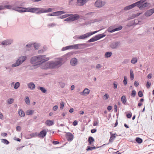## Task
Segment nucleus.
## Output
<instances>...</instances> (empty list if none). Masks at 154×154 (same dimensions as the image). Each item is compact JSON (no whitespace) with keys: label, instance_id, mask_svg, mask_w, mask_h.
I'll return each instance as SVG.
<instances>
[{"label":"nucleus","instance_id":"nucleus-1","mask_svg":"<svg viewBox=\"0 0 154 154\" xmlns=\"http://www.w3.org/2000/svg\"><path fill=\"white\" fill-rule=\"evenodd\" d=\"M146 1V0H140L125 7L124 10L125 11H128L134 8L136 6H137L140 9L142 10L150 5V4L148 2H145Z\"/></svg>","mask_w":154,"mask_h":154},{"label":"nucleus","instance_id":"nucleus-2","mask_svg":"<svg viewBox=\"0 0 154 154\" xmlns=\"http://www.w3.org/2000/svg\"><path fill=\"white\" fill-rule=\"evenodd\" d=\"M62 65V60L60 59L55 61H49L45 63L42 67L43 69H53L58 67Z\"/></svg>","mask_w":154,"mask_h":154},{"label":"nucleus","instance_id":"nucleus-3","mask_svg":"<svg viewBox=\"0 0 154 154\" xmlns=\"http://www.w3.org/2000/svg\"><path fill=\"white\" fill-rule=\"evenodd\" d=\"M14 10L19 12H29L34 13V8H23L19 7H15Z\"/></svg>","mask_w":154,"mask_h":154},{"label":"nucleus","instance_id":"nucleus-4","mask_svg":"<svg viewBox=\"0 0 154 154\" xmlns=\"http://www.w3.org/2000/svg\"><path fill=\"white\" fill-rule=\"evenodd\" d=\"M27 59L26 56H22L20 57L16 60L15 63L11 65L12 67H14L19 66Z\"/></svg>","mask_w":154,"mask_h":154},{"label":"nucleus","instance_id":"nucleus-5","mask_svg":"<svg viewBox=\"0 0 154 154\" xmlns=\"http://www.w3.org/2000/svg\"><path fill=\"white\" fill-rule=\"evenodd\" d=\"M53 8H50L47 9L39 8H34V13L40 14L50 12L52 11Z\"/></svg>","mask_w":154,"mask_h":154},{"label":"nucleus","instance_id":"nucleus-6","mask_svg":"<svg viewBox=\"0 0 154 154\" xmlns=\"http://www.w3.org/2000/svg\"><path fill=\"white\" fill-rule=\"evenodd\" d=\"M118 25H114L109 27L107 29V31L110 33H112L116 31H119L121 30L122 28V26H119L118 27Z\"/></svg>","mask_w":154,"mask_h":154},{"label":"nucleus","instance_id":"nucleus-7","mask_svg":"<svg viewBox=\"0 0 154 154\" xmlns=\"http://www.w3.org/2000/svg\"><path fill=\"white\" fill-rule=\"evenodd\" d=\"M98 32V31H96L94 32H89L82 35H80L79 37H78V39H84L89 37L94 34L97 32Z\"/></svg>","mask_w":154,"mask_h":154},{"label":"nucleus","instance_id":"nucleus-8","mask_svg":"<svg viewBox=\"0 0 154 154\" xmlns=\"http://www.w3.org/2000/svg\"><path fill=\"white\" fill-rule=\"evenodd\" d=\"M106 35L103 33L98 35L90 39L88 41V42L90 43L97 41L102 38L104 37Z\"/></svg>","mask_w":154,"mask_h":154},{"label":"nucleus","instance_id":"nucleus-9","mask_svg":"<svg viewBox=\"0 0 154 154\" xmlns=\"http://www.w3.org/2000/svg\"><path fill=\"white\" fill-rule=\"evenodd\" d=\"M37 56L40 65L48 61L49 59L48 57H47L46 56L44 55H38Z\"/></svg>","mask_w":154,"mask_h":154},{"label":"nucleus","instance_id":"nucleus-10","mask_svg":"<svg viewBox=\"0 0 154 154\" xmlns=\"http://www.w3.org/2000/svg\"><path fill=\"white\" fill-rule=\"evenodd\" d=\"M106 4V2L102 0H97L94 3V5L98 8H101Z\"/></svg>","mask_w":154,"mask_h":154},{"label":"nucleus","instance_id":"nucleus-11","mask_svg":"<svg viewBox=\"0 0 154 154\" xmlns=\"http://www.w3.org/2000/svg\"><path fill=\"white\" fill-rule=\"evenodd\" d=\"M30 63L34 66L40 65L37 56L32 57L30 60Z\"/></svg>","mask_w":154,"mask_h":154},{"label":"nucleus","instance_id":"nucleus-12","mask_svg":"<svg viewBox=\"0 0 154 154\" xmlns=\"http://www.w3.org/2000/svg\"><path fill=\"white\" fill-rule=\"evenodd\" d=\"M13 42V40L12 39H7L2 42L1 44L2 45L7 46L11 45Z\"/></svg>","mask_w":154,"mask_h":154},{"label":"nucleus","instance_id":"nucleus-13","mask_svg":"<svg viewBox=\"0 0 154 154\" xmlns=\"http://www.w3.org/2000/svg\"><path fill=\"white\" fill-rule=\"evenodd\" d=\"M76 45L77 50L78 49H84L89 46L88 44L86 43L76 44Z\"/></svg>","mask_w":154,"mask_h":154},{"label":"nucleus","instance_id":"nucleus-14","mask_svg":"<svg viewBox=\"0 0 154 154\" xmlns=\"http://www.w3.org/2000/svg\"><path fill=\"white\" fill-rule=\"evenodd\" d=\"M120 45V42H113L110 45V47L112 49L117 48Z\"/></svg>","mask_w":154,"mask_h":154},{"label":"nucleus","instance_id":"nucleus-15","mask_svg":"<svg viewBox=\"0 0 154 154\" xmlns=\"http://www.w3.org/2000/svg\"><path fill=\"white\" fill-rule=\"evenodd\" d=\"M47 133V131L46 130L44 129L41 131L38 134V137L40 138H43L45 137Z\"/></svg>","mask_w":154,"mask_h":154},{"label":"nucleus","instance_id":"nucleus-16","mask_svg":"<svg viewBox=\"0 0 154 154\" xmlns=\"http://www.w3.org/2000/svg\"><path fill=\"white\" fill-rule=\"evenodd\" d=\"M70 15L69 17L71 21L77 20L79 18V16L78 14H70Z\"/></svg>","mask_w":154,"mask_h":154},{"label":"nucleus","instance_id":"nucleus-17","mask_svg":"<svg viewBox=\"0 0 154 154\" xmlns=\"http://www.w3.org/2000/svg\"><path fill=\"white\" fill-rule=\"evenodd\" d=\"M78 63V60L76 58L73 57L70 60V64L72 66H76L77 65Z\"/></svg>","mask_w":154,"mask_h":154},{"label":"nucleus","instance_id":"nucleus-18","mask_svg":"<svg viewBox=\"0 0 154 154\" xmlns=\"http://www.w3.org/2000/svg\"><path fill=\"white\" fill-rule=\"evenodd\" d=\"M66 137L67 140L71 141L73 139L74 135L70 133H67L66 134Z\"/></svg>","mask_w":154,"mask_h":154},{"label":"nucleus","instance_id":"nucleus-19","mask_svg":"<svg viewBox=\"0 0 154 154\" xmlns=\"http://www.w3.org/2000/svg\"><path fill=\"white\" fill-rule=\"evenodd\" d=\"M154 13V8L147 10L145 13V16L149 17L152 15Z\"/></svg>","mask_w":154,"mask_h":154},{"label":"nucleus","instance_id":"nucleus-20","mask_svg":"<svg viewBox=\"0 0 154 154\" xmlns=\"http://www.w3.org/2000/svg\"><path fill=\"white\" fill-rule=\"evenodd\" d=\"M90 90L87 88H85L82 92H80V94L82 95H86L88 94L90 92Z\"/></svg>","mask_w":154,"mask_h":154},{"label":"nucleus","instance_id":"nucleus-21","mask_svg":"<svg viewBox=\"0 0 154 154\" xmlns=\"http://www.w3.org/2000/svg\"><path fill=\"white\" fill-rule=\"evenodd\" d=\"M27 85L28 88L31 90H33L35 88V85L33 82L28 83Z\"/></svg>","mask_w":154,"mask_h":154},{"label":"nucleus","instance_id":"nucleus-22","mask_svg":"<svg viewBox=\"0 0 154 154\" xmlns=\"http://www.w3.org/2000/svg\"><path fill=\"white\" fill-rule=\"evenodd\" d=\"M100 20L99 19H97L93 20H92L88 21V22H85V24L88 25V24L93 23L96 22H99Z\"/></svg>","mask_w":154,"mask_h":154},{"label":"nucleus","instance_id":"nucleus-23","mask_svg":"<svg viewBox=\"0 0 154 154\" xmlns=\"http://www.w3.org/2000/svg\"><path fill=\"white\" fill-rule=\"evenodd\" d=\"M115 135H116V134H111L110 139L109 141V143H112L113 142L116 137V136Z\"/></svg>","mask_w":154,"mask_h":154},{"label":"nucleus","instance_id":"nucleus-24","mask_svg":"<svg viewBox=\"0 0 154 154\" xmlns=\"http://www.w3.org/2000/svg\"><path fill=\"white\" fill-rule=\"evenodd\" d=\"M14 7L11 5H8L3 6V10L6 8L8 9L14 10Z\"/></svg>","mask_w":154,"mask_h":154},{"label":"nucleus","instance_id":"nucleus-25","mask_svg":"<svg viewBox=\"0 0 154 154\" xmlns=\"http://www.w3.org/2000/svg\"><path fill=\"white\" fill-rule=\"evenodd\" d=\"M46 125L48 126H51L54 124V122L52 120H47L45 122Z\"/></svg>","mask_w":154,"mask_h":154},{"label":"nucleus","instance_id":"nucleus-26","mask_svg":"<svg viewBox=\"0 0 154 154\" xmlns=\"http://www.w3.org/2000/svg\"><path fill=\"white\" fill-rule=\"evenodd\" d=\"M18 113L19 115L21 117H23L25 115L24 112L21 109H19Z\"/></svg>","mask_w":154,"mask_h":154},{"label":"nucleus","instance_id":"nucleus-27","mask_svg":"<svg viewBox=\"0 0 154 154\" xmlns=\"http://www.w3.org/2000/svg\"><path fill=\"white\" fill-rule=\"evenodd\" d=\"M37 89L38 90H40L41 92L44 93H47L46 89L43 87H38Z\"/></svg>","mask_w":154,"mask_h":154},{"label":"nucleus","instance_id":"nucleus-28","mask_svg":"<svg viewBox=\"0 0 154 154\" xmlns=\"http://www.w3.org/2000/svg\"><path fill=\"white\" fill-rule=\"evenodd\" d=\"M112 54V53L111 52H107L105 54V58L110 57L111 56Z\"/></svg>","mask_w":154,"mask_h":154},{"label":"nucleus","instance_id":"nucleus-29","mask_svg":"<svg viewBox=\"0 0 154 154\" xmlns=\"http://www.w3.org/2000/svg\"><path fill=\"white\" fill-rule=\"evenodd\" d=\"M121 100L122 102V103L123 104H125V103L127 101V99H126V97L125 96L123 95L122 97L121 98Z\"/></svg>","mask_w":154,"mask_h":154},{"label":"nucleus","instance_id":"nucleus-30","mask_svg":"<svg viewBox=\"0 0 154 154\" xmlns=\"http://www.w3.org/2000/svg\"><path fill=\"white\" fill-rule=\"evenodd\" d=\"M68 49H74L77 50L76 44L68 46Z\"/></svg>","mask_w":154,"mask_h":154},{"label":"nucleus","instance_id":"nucleus-31","mask_svg":"<svg viewBox=\"0 0 154 154\" xmlns=\"http://www.w3.org/2000/svg\"><path fill=\"white\" fill-rule=\"evenodd\" d=\"M55 12L56 16L62 14H64L66 13V12H65L63 11H58Z\"/></svg>","mask_w":154,"mask_h":154},{"label":"nucleus","instance_id":"nucleus-32","mask_svg":"<svg viewBox=\"0 0 154 154\" xmlns=\"http://www.w3.org/2000/svg\"><path fill=\"white\" fill-rule=\"evenodd\" d=\"M94 141V139L92 137H90L88 139V141L89 143V145L91 144Z\"/></svg>","mask_w":154,"mask_h":154},{"label":"nucleus","instance_id":"nucleus-33","mask_svg":"<svg viewBox=\"0 0 154 154\" xmlns=\"http://www.w3.org/2000/svg\"><path fill=\"white\" fill-rule=\"evenodd\" d=\"M20 86V83L19 82H16L14 85V88L17 89Z\"/></svg>","mask_w":154,"mask_h":154},{"label":"nucleus","instance_id":"nucleus-34","mask_svg":"<svg viewBox=\"0 0 154 154\" xmlns=\"http://www.w3.org/2000/svg\"><path fill=\"white\" fill-rule=\"evenodd\" d=\"M137 61V59L136 57L133 58L131 60V63L133 64L136 63Z\"/></svg>","mask_w":154,"mask_h":154},{"label":"nucleus","instance_id":"nucleus-35","mask_svg":"<svg viewBox=\"0 0 154 154\" xmlns=\"http://www.w3.org/2000/svg\"><path fill=\"white\" fill-rule=\"evenodd\" d=\"M97 148L95 146L90 147V146H88L87 147V148L86 149V150L88 151L90 150H93L96 149Z\"/></svg>","mask_w":154,"mask_h":154},{"label":"nucleus","instance_id":"nucleus-36","mask_svg":"<svg viewBox=\"0 0 154 154\" xmlns=\"http://www.w3.org/2000/svg\"><path fill=\"white\" fill-rule=\"evenodd\" d=\"M33 110L30 109L28 110L26 112V114L28 115H31L33 113Z\"/></svg>","mask_w":154,"mask_h":154},{"label":"nucleus","instance_id":"nucleus-37","mask_svg":"<svg viewBox=\"0 0 154 154\" xmlns=\"http://www.w3.org/2000/svg\"><path fill=\"white\" fill-rule=\"evenodd\" d=\"M57 24L54 23H52L48 24L47 25V26L49 28L52 27H54L56 26Z\"/></svg>","mask_w":154,"mask_h":154},{"label":"nucleus","instance_id":"nucleus-38","mask_svg":"<svg viewBox=\"0 0 154 154\" xmlns=\"http://www.w3.org/2000/svg\"><path fill=\"white\" fill-rule=\"evenodd\" d=\"M33 45L34 48L36 50L38 49L39 47L40 46V44H39L36 43H34Z\"/></svg>","mask_w":154,"mask_h":154},{"label":"nucleus","instance_id":"nucleus-39","mask_svg":"<svg viewBox=\"0 0 154 154\" xmlns=\"http://www.w3.org/2000/svg\"><path fill=\"white\" fill-rule=\"evenodd\" d=\"M1 142L6 144H8L9 143V141L5 139H1Z\"/></svg>","mask_w":154,"mask_h":154},{"label":"nucleus","instance_id":"nucleus-40","mask_svg":"<svg viewBox=\"0 0 154 154\" xmlns=\"http://www.w3.org/2000/svg\"><path fill=\"white\" fill-rule=\"evenodd\" d=\"M25 101L26 104L27 105H29L30 100L29 97H26L25 98Z\"/></svg>","mask_w":154,"mask_h":154},{"label":"nucleus","instance_id":"nucleus-41","mask_svg":"<svg viewBox=\"0 0 154 154\" xmlns=\"http://www.w3.org/2000/svg\"><path fill=\"white\" fill-rule=\"evenodd\" d=\"M14 99L13 98L9 99L7 101V102L8 104H11L13 103Z\"/></svg>","mask_w":154,"mask_h":154},{"label":"nucleus","instance_id":"nucleus-42","mask_svg":"<svg viewBox=\"0 0 154 154\" xmlns=\"http://www.w3.org/2000/svg\"><path fill=\"white\" fill-rule=\"evenodd\" d=\"M109 97V95L108 94L106 93L103 96V98L104 100H106L108 99Z\"/></svg>","mask_w":154,"mask_h":154},{"label":"nucleus","instance_id":"nucleus-43","mask_svg":"<svg viewBox=\"0 0 154 154\" xmlns=\"http://www.w3.org/2000/svg\"><path fill=\"white\" fill-rule=\"evenodd\" d=\"M136 140L137 142L139 143H141L143 141L142 139L138 137L136 138Z\"/></svg>","mask_w":154,"mask_h":154},{"label":"nucleus","instance_id":"nucleus-44","mask_svg":"<svg viewBox=\"0 0 154 154\" xmlns=\"http://www.w3.org/2000/svg\"><path fill=\"white\" fill-rule=\"evenodd\" d=\"M30 136L32 137H38V134L36 132L32 133L30 134Z\"/></svg>","mask_w":154,"mask_h":154},{"label":"nucleus","instance_id":"nucleus-45","mask_svg":"<svg viewBox=\"0 0 154 154\" xmlns=\"http://www.w3.org/2000/svg\"><path fill=\"white\" fill-rule=\"evenodd\" d=\"M130 78L131 80H133L134 78V74L132 70H130Z\"/></svg>","mask_w":154,"mask_h":154},{"label":"nucleus","instance_id":"nucleus-46","mask_svg":"<svg viewBox=\"0 0 154 154\" xmlns=\"http://www.w3.org/2000/svg\"><path fill=\"white\" fill-rule=\"evenodd\" d=\"M72 55V53L71 52L68 53L67 54H66L64 57H66V59H67L68 58H69L70 56Z\"/></svg>","mask_w":154,"mask_h":154},{"label":"nucleus","instance_id":"nucleus-47","mask_svg":"<svg viewBox=\"0 0 154 154\" xmlns=\"http://www.w3.org/2000/svg\"><path fill=\"white\" fill-rule=\"evenodd\" d=\"M123 82L125 85H126L127 83V77L125 76L124 77V80L123 81Z\"/></svg>","mask_w":154,"mask_h":154},{"label":"nucleus","instance_id":"nucleus-48","mask_svg":"<svg viewBox=\"0 0 154 154\" xmlns=\"http://www.w3.org/2000/svg\"><path fill=\"white\" fill-rule=\"evenodd\" d=\"M70 15L69 14H66L61 16L60 18L61 19L64 18L69 17Z\"/></svg>","mask_w":154,"mask_h":154},{"label":"nucleus","instance_id":"nucleus-49","mask_svg":"<svg viewBox=\"0 0 154 154\" xmlns=\"http://www.w3.org/2000/svg\"><path fill=\"white\" fill-rule=\"evenodd\" d=\"M59 84L60 85L61 87L62 88H63L65 85V84L63 82H59Z\"/></svg>","mask_w":154,"mask_h":154},{"label":"nucleus","instance_id":"nucleus-50","mask_svg":"<svg viewBox=\"0 0 154 154\" xmlns=\"http://www.w3.org/2000/svg\"><path fill=\"white\" fill-rule=\"evenodd\" d=\"M74 0H69L68 5L70 6H72L74 4Z\"/></svg>","mask_w":154,"mask_h":154},{"label":"nucleus","instance_id":"nucleus-51","mask_svg":"<svg viewBox=\"0 0 154 154\" xmlns=\"http://www.w3.org/2000/svg\"><path fill=\"white\" fill-rule=\"evenodd\" d=\"M99 123L98 120H96L94 121L93 123V126H96L98 125Z\"/></svg>","mask_w":154,"mask_h":154},{"label":"nucleus","instance_id":"nucleus-52","mask_svg":"<svg viewBox=\"0 0 154 154\" xmlns=\"http://www.w3.org/2000/svg\"><path fill=\"white\" fill-rule=\"evenodd\" d=\"M48 16H56L55 12H54L51 14H47Z\"/></svg>","mask_w":154,"mask_h":154},{"label":"nucleus","instance_id":"nucleus-53","mask_svg":"<svg viewBox=\"0 0 154 154\" xmlns=\"http://www.w3.org/2000/svg\"><path fill=\"white\" fill-rule=\"evenodd\" d=\"M136 92L135 90H132L131 94V96L133 97H134L135 96Z\"/></svg>","mask_w":154,"mask_h":154},{"label":"nucleus","instance_id":"nucleus-54","mask_svg":"<svg viewBox=\"0 0 154 154\" xmlns=\"http://www.w3.org/2000/svg\"><path fill=\"white\" fill-rule=\"evenodd\" d=\"M93 14L94 12H91L87 13L85 15L86 16H89L90 17H91L93 16Z\"/></svg>","mask_w":154,"mask_h":154},{"label":"nucleus","instance_id":"nucleus-55","mask_svg":"<svg viewBox=\"0 0 154 154\" xmlns=\"http://www.w3.org/2000/svg\"><path fill=\"white\" fill-rule=\"evenodd\" d=\"M60 109H63V107L64 106V103L63 102H61L60 103Z\"/></svg>","mask_w":154,"mask_h":154},{"label":"nucleus","instance_id":"nucleus-56","mask_svg":"<svg viewBox=\"0 0 154 154\" xmlns=\"http://www.w3.org/2000/svg\"><path fill=\"white\" fill-rule=\"evenodd\" d=\"M142 14V13H138L136 14H133V18H135V17H137V16H139L140 14Z\"/></svg>","mask_w":154,"mask_h":154},{"label":"nucleus","instance_id":"nucleus-57","mask_svg":"<svg viewBox=\"0 0 154 154\" xmlns=\"http://www.w3.org/2000/svg\"><path fill=\"white\" fill-rule=\"evenodd\" d=\"M138 95L140 97H141L143 96L142 92L141 91H139L138 93Z\"/></svg>","mask_w":154,"mask_h":154},{"label":"nucleus","instance_id":"nucleus-58","mask_svg":"<svg viewBox=\"0 0 154 154\" xmlns=\"http://www.w3.org/2000/svg\"><path fill=\"white\" fill-rule=\"evenodd\" d=\"M101 67L102 65L99 64H97L96 66V68L97 69H98L100 68H101Z\"/></svg>","mask_w":154,"mask_h":154},{"label":"nucleus","instance_id":"nucleus-59","mask_svg":"<svg viewBox=\"0 0 154 154\" xmlns=\"http://www.w3.org/2000/svg\"><path fill=\"white\" fill-rule=\"evenodd\" d=\"M58 108V106L57 105H55L53 107V109L54 111H55L57 110Z\"/></svg>","mask_w":154,"mask_h":154},{"label":"nucleus","instance_id":"nucleus-60","mask_svg":"<svg viewBox=\"0 0 154 154\" xmlns=\"http://www.w3.org/2000/svg\"><path fill=\"white\" fill-rule=\"evenodd\" d=\"M113 85H114V89H116L117 88V83L116 82H114V83H113Z\"/></svg>","mask_w":154,"mask_h":154},{"label":"nucleus","instance_id":"nucleus-61","mask_svg":"<svg viewBox=\"0 0 154 154\" xmlns=\"http://www.w3.org/2000/svg\"><path fill=\"white\" fill-rule=\"evenodd\" d=\"M150 85H151V83L149 82H147L146 84V86L147 87V88H149L150 87Z\"/></svg>","mask_w":154,"mask_h":154},{"label":"nucleus","instance_id":"nucleus-62","mask_svg":"<svg viewBox=\"0 0 154 154\" xmlns=\"http://www.w3.org/2000/svg\"><path fill=\"white\" fill-rule=\"evenodd\" d=\"M67 50H68V46L63 47L62 49V51H64Z\"/></svg>","mask_w":154,"mask_h":154},{"label":"nucleus","instance_id":"nucleus-63","mask_svg":"<svg viewBox=\"0 0 154 154\" xmlns=\"http://www.w3.org/2000/svg\"><path fill=\"white\" fill-rule=\"evenodd\" d=\"M32 45V44L31 43H29L26 45V47L28 48H30Z\"/></svg>","mask_w":154,"mask_h":154},{"label":"nucleus","instance_id":"nucleus-64","mask_svg":"<svg viewBox=\"0 0 154 154\" xmlns=\"http://www.w3.org/2000/svg\"><path fill=\"white\" fill-rule=\"evenodd\" d=\"M21 129V128L20 126H17L16 127V130L17 131H20Z\"/></svg>","mask_w":154,"mask_h":154}]
</instances>
